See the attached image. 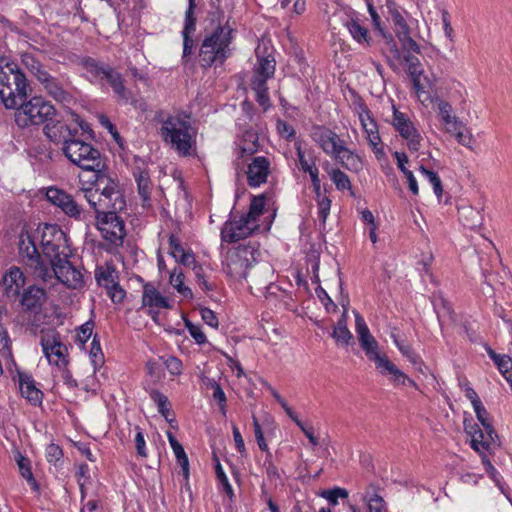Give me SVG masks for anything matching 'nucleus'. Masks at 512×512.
I'll use <instances>...</instances> for the list:
<instances>
[{
	"instance_id": "f257e3e1",
	"label": "nucleus",
	"mask_w": 512,
	"mask_h": 512,
	"mask_svg": "<svg viewBox=\"0 0 512 512\" xmlns=\"http://www.w3.org/2000/svg\"><path fill=\"white\" fill-rule=\"evenodd\" d=\"M81 193L96 213L97 227L103 238L115 247L121 246L126 230L117 213L126 203L118 183L113 178L100 176L96 188L81 189Z\"/></svg>"
},
{
	"instance_id": "f03ea898",
	"label": "nucleus",
	"mask_w": 512,
	"mask_h": 512,
	"mask_svg": "<svg viewBox=\"0 0 512 512\" xmlns=\"http://www.w3.org/2000/svg\"><path fill=\"white\" fill-rule=\"evenodd\" d=\"M35 235L26 231L19 236V256L32 276L43 283L54 285L61 282L67 288L80 289L84 285V275L69 259L54 266H48L35 246Z\"/></svg>"
},
{
	"instance_id": "7ed1b4c3",
	"label": "nucleus",
	"mask_w": 512,
	"mask_h": 512,
	"mask_svg": "<svg viewBox=\"0 0 512 512\" xmlns=\"http://www.w3.org/2000/svg\"><path fill=\"white\" fill-rule=\"evenodd\" d=\"M161 124L160 134L166 143L181 156L187 157L196 152V131L192 127L189 116L185 114L169 115L163 118L162 114L156 116Z\"/></svg>"
},
{
	"instance_id": "20e7f679",
	"label": "nucleus",
	"mask_w": 512,
	"mask_h": 512,
	"mask_svg": "<svg viewBox=\"0 0 512 512\" xmlns=\"http://www.w3.org/2000/svg\"><path fill=\"white\" fill-rule=\"evenodd\" d=\"M82 66L85 69L86 77L91 83L110 86L119 102L130 103L135 108L145 110V104L134 98L131 90L125 87L124 80L115 68L99 62L93 58H84Z\"/></svg>"
},
{
	"instance_id": "39448f33",
	"label": "nucleus",
	"mask_w": 512,
	"mask_h": 512,
	"mask_svg": "<svg viewBox=\"0 0 512 512\" xmlns=\"http://www.w3.org/2000/svg\"><path fill=\"white\" fill-rule=\"evenodd\" d=\"M232 33L229 25L219 24L204 37L199 49L201 67L220 66L231 56Z\"/></svg>"
},
{
	"instance_id": "423d86ee",
	"label": "nucleus",
	"mask_w": 512,
	"mask_h": 512,
	"mask_svg": "<svg viewBox=\"0 0 512 512\" xmlns=\"http://www.w3.org/2000/svg\"><path fill=\"white\" fill-rule=\"evenodd\" d=\"M28 232L35 235V242L40 238L42 252L49 262L48 266H54L72 256V250L68 243L65 232L57 225L45 224L40 230L29 231L25 226L21 232ZM22 233H20L21 235ZM37 247V245L35 244Z\"/></svg>"
},
{
	"instance_id": "0eeeda50",
	"label": "nucleus",
	"mask_w": 512,
	"mask_h": 512,
	"mask_svg": "<svg viewBox=\"0 0 512 512\" xmlns=\"http://www.w3.org/2000/svg\"><path fill=\"white\" fill-rule=\"evenodd\" d=\"M28 83L25 74L14 62L0 66V99L5 108L14 109L27 99Z\"/></svg>"
},
{
	"instance_id": "6e6552de",
	"label": "nucleus",
	"mask_w": 512,
	"mask_h": 512,
	"mask_svg": "<svg viewBox=\"0 0 512 512\" xmlns=\"http://www.w3.org/2000/svg\"><path fill=\"white\" fill-rule=\"evenodd\" d=\"M64 155L75 165L83 170L93 171V182L91 188H96V180L100 176L112 178L108 173L103 170L104 163L101 159V154L98 149L94 148L90 143L82 140L72 139L68 141L67 145L62 147Z\"/></svg>"
},
{
	"instance_id": "1a4fd4ad",
	"label": "nucleus",
	"mask_w": 512,
	"mask_h": 512,
	"mask_svg": "<svg viewBox=\"0 0 512 512\" xmlns=\"http://www.w3.org/2000/svg\"><path fill=\"white\" fill-rule=\"evenodd\" d=\"M478 424L473 422V419L464 418V431L470 437V446L474 451H482L484 449H492L499 445L498 435L492 425L490 416L484 405L478 404L473 407Z\"/></svg>"
},
{
	"instance_id": "9d476101",
	"label": "nucleus",
	"mask_w": 512,
	"mask_h": 512,
	"mask_svg": "<svg viewBox=\"0 0 512 512\" xmlns=\"http://www.w3.org/2000/svg\"><path fill=\"white\" fill-rule=\"evenodd\" d=\"M431 102L435 105L442 130L454 137L460 145L473 150L475 138L470 129L465 128L463 122L454 114L452 105L440 97L431 99Z\"/></svg>"
},
{
	"instance_id": "9b49d317",
	"label": "nucleus",
	"mask_w": 512,
	"mask_h": 512,
	"mask_svg": "<svg viewBox=\"0 0 512 512\" xmlns=\"http://www.w3.org/2000/svg\"><path fill=\"white\" fill-rule=\"evenodd\" d=\"M15 123L20 128L41 125L56 116L55 107L43 97H32L29 101H21L15 108Z\"/></svg>"
},
{
	"instance_id": "f8f14e48",
	"label": "nucleus",
	"mask_w": 512,
	"mask_h": 512,
	"mask_svg": "<svg viewBox=\"0 0 512 512\" xmlns=\"http://www.w3.org/2000/svg\"><path fill=\"white\" fill-rule=\"evenodd\" d=\"M260 257L259 245L249 242L229 250L226 257V271L235 278L247 279L249 270Z\"/></svg>"
},
{
	"instance_id": "ddd939ff",
	"label": "nucleus",
	"mask_w": 512,
	"mask_h": 512,
	"mask_svg": "<svg viewBox=\"0 0 512 512\" xmlns=\"http://www.w3.org/2000/svg\"><path fill=\"white\" fill-rule=\"evenodd\" d=\"M257 63L254 66L251 78V89L255 92L257 103L267 110L271 103L268 95L267 81L274 76L276 62L271 55L260 56L259 48L256 50Z\"/></svg>"
},
{
	"instance_id": "4468645a",
	"label": "nucleus",
	"mask_w": 512,
	"mask_h": 512,
	"mask_svg": "<svg viewBox=\"0 0 512 512\" xmlns=\"http://www.w3.org/2000/svg\"><path fill=\"white\" fill-rule=\"evenodd\" d=\"M312 139L326 152L332 154L342 166L349 169L348 161L352 152L343 145L339 136L323 126H315L311 132Z\"/></svg>"
},
{
	"instance_id": "2eb2a0df",
	"label": "nucleus",
	"mask_w": 512,
	"mask_h": 512,
	"mask_svg": "<svg viewBox=\"0 0 512 512\" xmlns=\"http://www.w3.org/2000/svg\"><path fill=\"white\" fill-rule=\"evenodd\" d=\"M392 112L391 125L406 141L408 149L412 152H417L421 148L423 141L421 133L409 116L399 111L394 104H392Z\"/></svg>"
},
{
	"instance_id": "dca6fc26",
	"label": "nucleus",
	"mask_w": 512,
	"mask_h": 512,
	"mask_svg": "<svg viewBox=\"0 0 512 512\" xmlns=\"http://www.w3.org/2000/svg\"><path fill=\"white\" fill-rule=\"evenodd\" d=\"M260 228L259 224L248 222L242 215L231 216L222 226L220 237L222 243H235L251 236Z\"/></svg>"
},
{
	"instance_id": "f3484780",
	"label": "nucleus",
	"mask_w": 512,
	"mask_h": 512,
	"mask_svg": "<svg viewBox=\"0 0 512 512\" xmlns=\"http://www.w3.org/2000/svg\"><path fill=\"white\" fill-rule=\"evenodd\" d=\"M407 63V71L411 78L413 88L416 92V96L419 101L424 103L430 99V95L427 93L426 88H431L435 84V78L423 76V68L420 60L412 55H406L404 57Z\"/></svg>"
},
{
	"instance_id": "a211bd4d",
	"label": "nucleus",
	"mask_w": 512,
	"mask_h": 512,
	"mask_svg": "<svg viewBox=\"0 0 512 512\" xmlns=\"http://www.w3.org/2000/svg\"><path fill=\"white\" fill-rule=\"evenodd\" d=\"M37 81L40 83L47 95L57 102L70 103L72 101L73 96L70 91L71 82L68 78H58L46 71Z\"/></svg>"
},
{
	"instance_id": "6ab92c4d",
	"label": "nucleus",
	"mask_w": 512,
	"mask_h": 512,
	"mask_svg": "<svg viewBox=\"0 0 512 512\" xmlns=\"http://www.w3.org/2000/svg\"><path fill=\"white\" fill-rule=\"evenodd\" d=\"M41 346L50 364H54L59 368H65L67 366L68 348L61 342L58 333H49L42 336Z\"/></svg>"
},
{
	"instance_id": "aec40b11",
	"label": "nucleus",
	"mask_w": 512,
	"mask_h": 512,
	"mask_svg": "<svg viewBox=\"0 0 512 512\" xmlns=\"http://www.w3.org/2000/svg\"><path fill=\"white\" fill-rule=\"evenodd\" d=\"M357 113L362 130L368 143L377 155H383L384 151L383 148L380 147L381 137L376 120L373 118L366 105H364L362 102L357 104Z\"/></svg>"
},
{
	"instance_id": "412c9836",
	"label": "nucleus",
	"mask_w": 512,
	"mask_h": 512,
	"mask_svg": "<svg viewBox=\"0 0 512 512\" xmlns=\"http://www.w3.org/2000/svg\"><path fill=\"white\" fill-rule=\"evenodd\" d=\"M142 306L147 308V313L157 322L158 309H170L171 305L152 283H146L143 286Z\"/></svg>"
},
{
	"instance_id": "4be33fe9",
	"label": "nucleus",
	"mask_w": 512,
	"mask_h": 512,
	"mask_svg": "<svg viewBox=\"0 0 512 512\" xmlns=\"http://www.w3.org/2000/svg\"><path fill=\"white\" fill-rule=\"evenodd\" d=\"M46 197L53 205L59 207L67 216L75 219H79L81 217L83 212L82 207L65 191L51 187L47 190Z\"/></svg>"
},
{
	"instance_id": "5701e85b",
	"label": "nucleus",
	"mask_w": 512,
	"mask_h": 512,
	"mask_svg": "<svg viewBox=\"0 0 512 512\" xmlns=\"http://www.w3.org/2000/svg\"><path fill=\"white\" fill-rule=\"evenodd\" d=\"M355 328L358 336L359 345L365 352L366 357L371 361L380 355L379 345L375 337L371 334L364 318L354 313Z\"/></svg>"
},
{
	"instance_id": "b1692460",
	"label": "nucleus",
	"mask_w": 512,
	"mask_h": 512,
	"mask_svg": "<svg viewBox=\"0 0 512 512\" xmlns=\"http://www.w3.org/2000/svg\"><path fill=\"white\" fill-rule=\"evenodd\" d=\"M391 19L394 25V32L406 51L420 53V46L410 36V28L400 11L391 10Z\"/></svg>"
},
{
	"instance_id": "393cba45",
	"label": "nucleus",
	"mask_w": 512,
	"mask_h": 512,
	"mask_svg": "<svg viewBox=\"0 0 512 512\" xmlns=\"http://www.w3.org/2000/svg\"><path fill=\"white\" fill-rule=\"evenodd\" d=\"M44 133L54 143H63L64 146L67 145L68 141H72L77 136L78 128H72L66 122L52 117L45 125Z\"/></svg>"
},
{
	"instance_id": "a878e982",
	"label": "nucleus",
	"mask_w": 512,
	"mask_h": 512,
	"mask_svg": "<svg viewBox=\"0 0 512 512\" xmlns=\"http://www.w3.org/2000/svg\"><path fill=\"white\" fill-rule=\"evenodd\" d=\"M247 181L249 186L258 187L267 181L270 174V161L264 156H257L252 159L247 167Z\"/></svg>"
},
{
	"instance_id": "bb28decb",
	"label": "nucleus",
	"mask_w": 512,
	"mask_h": 512,
	"mask_svg": "<svg viewBox=\"0 0 512 512\" xmlns=\"http://www.w3.org/2000/svg\"><path fill=\"white\" fill-rule=\"evenodd\" d=\"M341 306L343 308V311L340 318L337 320L334 326L333 332L331 333V337L335 340V343L338 347L347 348L352 337L348 329V313L350 307V301L348 297L341 301Z\"/></svg>"
},
{
	"instance_id": "cd10ccee",
	"label": "nucleus",
	"mask_w": 512,
	"mask_h": 512,
	"mask_svg": "<svg viewBox=\"0 0 512 512\" xmlns=\"http://www.w3.org/2000/svg\"><path fill=\"white\" fill-rule=\"evenodd\" d=\"M3 288L5 295L13 300H16L21 291L25 290L24 286L26 278L18 267H11L2 278Z\"/></svg>"
},
{
	"instance_id": "c85d7f7f",
	"label": "nucleus",
	"mask_w": 512,
	"mask_h": 512,
	"mask_svg": "<svg viewBox=\"0 0 512 512\" xmlns=\"http://www.w3.org/2000/svg\"><path fill=\"white\" fill-rule=\"evenodd\" d=\"M18 382L21 395L32 405H38L42 402L43 393L36 387L30 373L18 371Z\"/></svg>"
},
{
	"instance_id": "c756f323",
	"label": "nucleus",
	"mask_w": 512,
	"mask_h": 512,
	"mask_svg": "<svg viewBox=\"0 0 512 512\" xmlns=\"http://www.w3.org/2000/svg\"><path fill=\"white\" fill-rule=\"evenodd\" d=\"M375 364L376 370L382 376H385L393 387H396L403 371L400 370L386 354H380L372 360Z\"/></svg>"
},
{
	"instance_id": "7c9ffc66",
	"label": "nucleus",
	"mask_w": 512,
	"mask_h": 512,
	"mask_svg": "<svg viewBox=\"0 0 512 512\" xmlns=\"http://www.w3.org/2000/svg\"><path fill=\"white\" fill-rule=\"evenodd\" d=\"M46 299V293L42 288L30 286L23 291L20 303L24 310L37 312L41 309Z\"/></svg>"
},
{
	"instance_id": "2f4dec72",
	"label": "nucleus",
	"mask_w": 512,
	"mask_h": 512,
	"mask_svg": "<svg viewBox=\"0 0 512 512\" xmlns=\"http://www.w3.org/2000/svg\"><path fill=\"white\" fill-rule=\"evenodd\" d=\"M167 438H168L169 444L175 454L177 462L182 469L184 478L188 479V477H189V461H188V457L184 451L183 446L178 442V440L175 438V436L172 434V432H167Z\"/></svg>"
},
{
	"instance_id": "473e14b6",
	"label": "nucleus",
	"mask_w": 512,
	"mask_h": 512,
	"mask_svg": "<svg viewBox=\"0 0 512 512\" xmlns=\"http://www.w3.org/2000/svg\"><path fill=\"white\" fill-rule=\"evenodd\" d=\"M170 254L175 260L187 267H190L191 263H194V255L186 252L180 244L177 237L171 235L169 238Z\"/></svg>"
},
{
	"instance_id": "72a5a7b5",
	"label": "nucleus",
	"mask_w": 512,
	"mask_h": 512,
	"mask_svg": "<svg viewBox=\"0 0 512 512\" xmlns=\"http://www.w3.org/2000/svg\"><path fill=\"white\" fill-rule=\"evenodd\" d=\"M458 213L463 226L475 230L481 225L482 216L477 209L471 206H462Z\"/></svg>"
},
{
	"instance_id": "f704fd0d",
	"label": "nucleus",
	"mask_w": 512,
	"mask_h": 512,
	"mask_svg": "<svg viewBox=\"0 0 512 512\" xmlns=\"http://www.w3.org/2000/svg\"><path fill=\"white\" fill-rule=\"evenodd\" d=\"M363 500L369 512H387L386 504L375 486L371 485L367 488Z\"/></svg>"
},
{
	"instance_id": "c9c22d12",
	"label": "nucleus",
	"mask_w": 512,
	"mask_h": 512,
	"mask_svg": "<svg viewBox=\"0 0 512 512\" xmlns=\"http://www.w3.org/2000/svg\"><path fill=\"white\" fill-rule=\"evenodd\" d=\"M15 461L21 476L26 479L33 490L38 491L39 485L33 476L30 460L20 452H17L15 455Z\"/></svg>"
},
{
	"instance_id": "e433bc0d",
	"label": "nucleus",
	"mask_w": 512,
	"mask_h": 512,
	"mask_svg": "<svg viewBox=\"0 0 512 512\" xmlns=\"http://www.w3.org/2000/svg\"><path fill=\"white\" fill-rule=\"evenodd\" d=\"M360 220L364 225V232L368 233L369 239L373 244H376L378 241L377 229L378 223L375 221V217L373 213L368 209H362L359 211Z\"/></svg>"
},
{
	"instance_id": "4c0bfd02",
	"label": "nucleus",
	"mask_w": 512,
	"mask_h": 512,
	"mask_svg": "<svg viewBox=\"0 0 512 512\" xmlns=\"http://www.w3.org/2000/svg\"><path fill=\"white\" fill-rule=\"evenodd\" d=\"M343 13L342 11L335 12L329 19V25L331 27L332 33L334 35L342 34V30L348 32V34L352 35V20L351 19H342Z\"/></svg>"
},
{
	"instance_id": "58836bf2",
	"label": "nucleus",
	"mask_w": 512,
	"mask_h": 512,
	"mask_svg": "<svg viewBox=\"0 0 512 512\" xmlns=\"http://www.w3.org/2000/svg\"><path fill=\"white\" fill-rule=\"evenodd\" d=\"M265 196L260 195L254 197L251 201L249 211L242 215L248 222H254L255 224H259V217L262 215L264 206H265Z\"/></svg>"
},
{
	"instance_id": "ea45409f",
	"label": "nucleus",
	"mask_w": 512,
	"mask_h": 512,
	"mask_svg": "<svg viewBox=\"0 0 512 512\" xmlns=\"http://www.w3.org/2000/svg\"><path fill=\"white\" fill-rule=\"evenodd\" d=\"M203 383L207 388L213 390V398L218 402L221 412L225 414L227 399L221 385L216 380L209 377H205Z\"/></svg>"
},
{
	"instance_id": "a19ab883",
	"label": "nucleus",
	"mask_w": 512,
	"mask_h": 512,
	"mask_svg": "<svg viewBox=\"0 0 512 512\" xmlns=\"http://www.w3.org/2000/svg\"><path fill=\"white\" fill-rule=\"evenodd\" d=\"M170 284L184 297L192 298V290L184 285V274L181 269L175 268L170 274Z\"/></svg>"
},
{
	"instance_id": "79ce46f5",
	"label": "nucleus",
	"mask_w": 512,
	"mask_h": 512,
	"mask_svg": "<svg viewBox=\"0 0 512 512\" xmlns=\"http://www.w3.org/2000/svg\"><path fill=\"white\" fill-rule=\"evenodd\" d=\"M21 60L23 65L36 77L37 80L47 71L42 63L31 53H23Z\"/></svg>"
},
{
	"instance_id": "37998d69",
	"label": "nucleus",
	"mask_w": 512,
	"mask_h": 512,
	"mask_svg": "<svg viewBox=\"0 0 512 512\" xmlns=\"http://www.w3.org/2000/svg\"><path fill=\"white\" fill-rule=\"evenodd\" d=\"M321 497L325 498L329 505L336 506L338 504L339 499L346 500L349 497L348 490L340 487H335L329 490H323L319 494Z\"/></svg>"
},
{
	"instance_id": "c03bdc74",
	"label": "nucleus",
	"mask_w": 512,
	"mask_h": 512,
	"mask_svg": "<svg viewBox=\"0 0 512 512\" xmlns=\"http://www.w3.org/2000/svg\"><path fill=\"white\" fill-rule=\"evenodd\" d=\"M138 186V193L143 201L150 199V177L147 172L140 171L139 174L135 175Z\"/></svg>"
},
{
	"instance_id": "a18cd8bd",
	"label": "nucleus",
	"mask_w": 512,
	"mask_h": 512,
	"mask_svg": "<svg viewBox=\"0 0 512 512\" xmlns=\"http://www.w3.org/2000/svg\"><path fill=\"white\" fill-rule=\"evenodd\" d=\"M420 173L430 182L435 195L440 198L443 193L442 182L436 172L426 169L423 165L419 167Z\"/></svg>"
},
{
	"instance_id": "49530a36",
	"label": "nucleus",
	"mask_w": 512,
	"mask_h": 512,
	"mask_svg": "<svg viewBox=\"0 0 512 512\" xmlns=\"http://www.w3.org/2000/svg\"><path fill=\"white\" fill-rule=\"evenodd\" d=\"M89 356L91 359V363L94 367V370L100 368L104 363V356L101 350L100 342L96 339V336L93 338L91 342V348L89 351Z\"/></svg>"
},
{
	"instance_id": "de8ad7c7",
	"label": "nucleus",
	"mask_w": 512,
	"mask_h": 512,
	"mask_svg": "<svg viewBox=\"0 0 512 512\" xmlns=\"http://www.w3.org/2000/svg\"><path fill=\"white\" fill-rule=\"evenodd\" d=\"M95 279L97 283L104 287L106 290L117 283L114 279L113 271L104 268H99L96 270Z\"/></svg>"
},
{
	"instance_id": "09e8293b",
	"label": "nucleus",
	"mask_w": 512,
	"mask_h": 512,
	"mask_svg": "<svg viewBox=\"0 0 512 512\" xmlns=\"http://www.w3.org/2000/svg\"><path fill=\"white\" fill-rule=\"evenodd\" d=\"M393 339L395 345L404 357H406L413 365H416L418 362L422 365L420 356L414 352L409 344L399 341L395 336H393Z\"/></svg>"
},
{
	"instance_id": "8fccbe9b",
	"label": "nucleus",
	"mask_w": 512,
	"mask_h": 512,
	"mask_svg": "<svg viewBox=\"0 0 512 512\" xmlns=\"http://www.w3.org/2000/svg\"><path fill=\"white\" fill-rule=\"evenodd\" d=\"M150 398L157 404L158 412L162 416L167 417L170 410L168 398L164 394L155 389L151 390Z\"/></svg>"
},
{
	"instance_id": "3c124183",
	"label": "nucleus",
	"mask_w": 512,
	"mask_h": 512,
	"mask_svg": "<svg viewBox=\"0 0 512 512\" xmlns=\"http://www.w3.org/2000/svg\"><path fill=\"white\" fill-rule=\"evenodd\" d=\"M196 30H182L183 37V54L182 58L186 59L193 54L195 48V40L193 38Z\"/></svg>"
},
{
	"instance_id": "603ef678",
	"label": "nucleus",
	"mask_w": 512,
	"mask_h": 512,
	"mask_svg": "<svg viewBox=\"0 0 512 512\" xmlns=\"http://www.w3.org/2000/svg\"><path fill=\"white\" fill-rule=\"evenodd\" d=\"M329 174L337 189L343 190L351 188L350 179L344 172L339 169H332Z\"/></svg>"
},
{
	"instance_id": "864d4df0",
	"label": "nucleus",
	"mask_w": 512,
	"mask_h": 512,
	"mask_svg": "<svg viewBox=\"0 0 512 512\" xmlns=\"http://www.w3.org/2000/svg\"><path fill=\"white\" fill-rule=\"evenodd\" d=\"M0 356L4 359L12 357L11 341L7 330L0 325Z\"/></svg>"
},
{
	"instance_id": "5fc2aeb1",
	"label": "nucleus",
	"mask_w": 512,
	"mask_h": 512,
	"mask_svg": "<svg viewBox=\"0 0 512 512\" xmlns=\"http://www.w3.org/2000/svg\"><path fill=\"white\" fill-rule=\"evenodd\" d=\"M195 0H188V7L185 11L184 25L182 30H196Z\"/></svg>"
},
{
	"instance_id": "6e6d98bb",
	"label": "nucleus",
	"mask_w": 512,
	"mask_h": 512,
	"mask_svg": "<svg viewBox=\"0 0 512 512\" xmlns=\"http://www.w3.org/2000/svg\"><path fill=\"white\" fill-rule=\"evenodd\" d=\"M496 365L507 382L512 385V358L509 355H502Z\"/></svg>"
},
{
	"instance_id": "4d7b16f0",
	"label": "nucleus",
	"mask_w": 512,
	"mask_h": 512,
	"mask_svg": "<svg viewBox=\"0 0 512 512\" xmlns=\"http://www.w3.org/2000/svg\"><path fill=\"white\" fill-rule=\"evenodd\" d=\"M490 450L491 449H484L482 448V451L479 450V451H476L481 459H482V463L485 467V470L486 472L488 473V475L494 480V481H497V477L499 475L498 471L496 470V468L493 466V464L491 463L490 459H489V453H490Z\"/></svg>"
},
{
	"instance_id": "13d9d810",
	"label": "nucleus",
	"mask_w": 512,
	"mask_h": 512,
	"mask_svg": "<svg viewBox=\"0 0 512 512\" xmlns=\"http://www.w3.org/2000/svg\"><path fill=\"white\" fill-rule=\"evenodd\" d=\"M215 473H216V477H217L219 484L223 487V490L225 491V493L231 498L234 495L233 489H232V486L230 485L229 480L219 462H217V464L215 466Z\"/></svg>"
},
{
	"instance_id": "bf43d9fd",
	"label": "nucleus",
	"mask_w": 512,
	"mask_h": 512,
	"mask_svg": "<svg viewBox=\"0 0 512 512\" xmlns=\"http://www.w3.org/2000/svg\"><path fill=\"white\" fill-rule=\"evenodd\" d=\"M257 135L254 133H246L244 135V144L241 146L242 154L252 155L257 151Z\"/></svg>"
},
{
	"instance_id": "052dcab7",
	"label": "nucleus",
	"mask_w": 512,
	"mask_h": 512,
	"mask_svg": "<svg viewBox=\"0 0 512 512\" xmlns=\"http://www.w3.org/2000/svg\"><path fill=\"white\" fill-rule=\"evenodd\" d=\"M185 327L187 328L191 337L196 341L197 344H204L207 341L206 335L201 330L200 326L193 324L192 322L185 320Z\"/></svg>"
},
{
	"instance_id": "680f3d73",
	"label": "nucleus",
	"mask_w": 512,
	"mask_h": 512,
	"mask_svg": "<svg viewBox=\"0 0 512 512\" xmlns=\"http://www.w3.org/2000/svg\"><path fill=\"white\" fill-rule=\"evenodd\" d=\"M459 385H460V388L463 391L464 395L466 396V398L470 400L473 407L482 403L478 394L470 386V384L467 380L460 382Z\"/></svg>"
},
{
	"instance_id": "e2e57ef3",
	"label": "nucleus",
	"mask_w": 512,
	"mask_h": 512,
	"mask_svg": "<svg viewBox=\"0 0 512 512\" xmlns=\"http://www.w3.org/2000/svg\"><path fill=\"white\" fill-rule=\"evenodd\" d=\"M63 457L62 449L56 444H50L46 448V459L49 463L57 464Z\"/></svg>"
},
{
	"instance_id": "0e129e2a",
	"label": "nucleus",
	"mask_w": 512,
	"mask_h": 512,
	"mask_svg": "<svg viewBox=\"0 0 512 512\" xmlns=\"http://www.w3.org/2000/svg\"><path fill=\"white\" fill-rule=\"evenodd\" d=\"M107 295L113 303L119 304L123 302L126 292L117 282L115 285L107 289Z\"/></svg>"
},
{
	"instance_id": "69168bd1",
	"label": "nucleus",
	"mask_w": 512,
	"mask_h": 512,
	"mask_svg": "<svg viewBox=\"0 0 512 512\" xmlns=\"http://www.w3.org/2000/svg\"><path fill=\"white\" fill-rule=\"evenodd\" d=\"M94 324L92 321H87L80 326L77 333V340L81 344H85L92 336Z\"/></svg>"
},
{
	"instance_id": "338daca9",
	"label": "nucleus",
	"mask_w": 512,
	"mask_h": 512,
	"mask_svg": "<svg viewBox=\"0 0 512 512\" xmlns=\"http://www.w3.org/2000/svg\"><path fill=\"white\" fill-rule=\"evenodd\" d=\"M316 293H317L319 300L324 305V307L328 313L334 312L336 310L337 305L332 301V299L329 297V295L323 288H321V287L317 288Z\"/></svg>"
},
{
	"instance_id": "774afa93",
	"label": "nucleus",
	"mask_w": 512,
	"mask_h": 512,
	"mask_svg": "<svg viewBox=\"0 0 512 512\" xmlns=\"http://www.w3.org/2000/svg\"><path fill=\"white\" fill-rule=\"evenodd\" d=\"M165 367L172 375H180L182 373V362L174 356H169L164 361Z\"/></svg>"
}]
</instances>
